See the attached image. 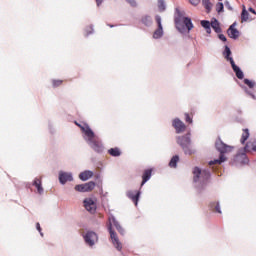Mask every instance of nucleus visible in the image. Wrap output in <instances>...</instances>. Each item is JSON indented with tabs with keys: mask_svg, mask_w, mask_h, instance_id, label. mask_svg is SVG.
<instances>
[{
	"mask_svg": "<svg viewBox=\"0 0 256 256\" xmlns=\"http://www.w3.org/2000/svg\"><path fill=\"white\" fill-rule=\"evenodd\" d=\"M215 146H216L217 151H219V153H220V157H219V159L210 161L209 162L210 166L211 165H221L223 162L227 161V158H225V153H231V151H233V147L223 143V141H221V139H218L216 141Z\"/></svg>",
	"mask_w": 256,
	"mask_h": 256,
	"instance_id": "nucleus-1",
	"label": "nucleus"
},
{
	"mask_svg": "<svg viewBox=\"0 0 256 256\" xmlns=\"http://www.w3.org/2000/svg\"><path fill=\"white\" fill-rule=\"evenodd\" d=\"M83 133H85L86 137H88V144L90 147L96 151V153H102L103 151V143H101V140L97 136H95V133L91 128H82Z\"/></svg>",
	"mask_w": 256,
	"mask_h": 256,
	"instance_id": "nucleus-2",
	"label": "nucleus"
},
{
	"mask_svg": "<svg viewBox=\"0 0 256 256\" xmlns=\"http://www.w3.org/2000/svg\"><path fill=\"white\" fill-rule=\"evenodd\" d=\"M177 143L182 147L185 155H193V153H195V150L191 149V138L189 135L179 136Z\"/></svg>",
	"mask_w": 256,
	"mask_h": 256,
	"instance_id": "nucleus-3",
	"label": "nucleus"
},
{
	"mask_svg": "<svg viewBox=\"0 0 256 256\" xmlns=\"http://www.w3.org/2000/svg\"><path fill=\"white\" fill-rule=\"evenodd\" d=\"M193 175L194 182L197 183L198 181H201V179H203V181H207V179L211 177V172H209V170H201L199 167H195Z\"/></svg>",
	"mask_w": 256,
	"mask_h": 256,
	"instance_id": "nucleus-4",
	"label": "nucleus"
},
{
	"mask_svg": "<svg viewBox=\"0 0 256 256\" xmlns=\"http://www.w3.org/2000/svg\"><path fill=\"white\" fill-rule=\"evenodd\" d=\"M98 239L99 238L97 237V233H95L93 231L87 232L86 235L84 236L85 242L90 247H93V245H95V243H97Z\"/></svg>",
	"mask_w": 256,
	"mask_h": 256,
	"instance_id": "nucleus-5",
	"label": "nucleus"
},
{
	"mask_svg": "<svg viewBox=\"0 0 256 256\" xmlns=\"http://www.w3.org/2000/svg\"><path fill=\"white\" fill-rule=\"evenodd\" d=\"M172 127H174L176 133H183L185 132V129H187L185 123H183V121H181L179 118H175L173 120Z\"/></svg>",
	"mask_w": 256,
	"mask_h": 256,
	"instance_id": "nucleus-6",
	"label": "nucleus"
},
{
	"mask_svg": "<svg viewBox=\"0 0 256 256\" xmlns=\"http://www.w3.org/2000/svg\"><path fill=\"white\" fill-rule=\"evenodd\" d=\"M156 19V23L158 25V29L155 30L154 34H153V38L154 39H161V37H163V25L161 24V16L157 15L155 17Z\"/></svg>",
	"mask_w": 256,
	"mask_h": 256,
	"instance_id": "nucleus-7",
	"label": "nucleus"
},
{
	"mask_svg": "<svg viewBox=\"0 0 256 256\" xmlns=\"http://www.w3.org/2000/svg\"><path fill=\"white\" fill-rule=\"evenodd\" d=\"M84 207L89 213H95V211H97V204L91 198H86L84 200Z\"/></svg>",
	"mask_w": 256,
	"mask_h": 256,
	"instance_id": "nucleus-8",
	"label": "nucleus"
},
{
	"mask_svg": "<svg viewBox=\"0 0 256 256\" xmlns=\"http://www.w3.org/2000/svg\"><path fill=\"white\" fill-rule=\"evenodd\" d=\"M109 233H110V237L112 239V243L113 245H115L116 249H118V251H121L122 246H121V242H119V238L117 237V233H115V231H113V228L111 226H109Z\"/></svg>",
	"mask_w": 256,
	"mask_h": 256,
	"instance_id": "nucleus-9",
	"label": "nucleus"
},
{
	"mask_svg": "<svg viewBox=\"0 0 256 256\" xmlns=\"http://www.w3.org/2000/svg\"><path fill=\"white\" fill-rule=\"evenodd\" d=\"M128 199H131V201L134 202L135 207H137L139 203V197H141V191H133L130 190L127 192Z\"/></svg>",
	"mask_w": 256,
	"mask_h": 256,
	"instance_id": "nucleus-10",
	"label": "nucleus"
},
{
	"mask_svg": "<svg viewBox=\"0 0 256 256\" xmlns=\"http://www.w3.org/2000/svg\"><path fill=\"white\" fill-rule=\"evenodd\" d=\"M59 181L62 185H65L67 181H73V175L67 172H60L59 173Z\"/></svg>",
	"mask_w": 256,
	"mask_h": 256,
	"instance_id": "nucleus-11",
	"label": "nucleus"
},
{
	"mask_svg": "<svg viewBox=\"0 0 256 256\" xmlns=\"http://www.w3.org/2000/svg\"><path fill=\"white\" fill-rule=\"evenodd\" d=\"M230 65H231L234 73H236V77L238 79H243V77H245L244 74H243V71H241V68H239V66H236L235 65V60H233L231 58H230Z\"/></svg>",
	"mask_w": 256,
	"mask_h": 256,
	"instance_id": "nucleus-12",
	"label": "nucleus"
},
{
	"mask_svg": "<svg viewBox=\"0 0 256 256\" xmlns=\"http://www.w3.org/2000/svg\"><path fill=\"white\" fill-rule=\"evenodd\" d=\"M151 175H153V169H146V170H144V172L142 174L141 187H143V185H145L146 182L149 181V179H151Z\"/></svg>",
	"mask_w": 256,
	"mask_h": 256,
	"instance_id": "nucleus-13",
	"label": "nucleus"
},
{
	"mask_svg": "<svg viewBox=\"0 0 256 256\" xmlns=\"http://www.w3.org/2000/svg\"><path fill=\"white\" fill-rule=\"evenodd\" d=\"M228 36L231 39H237L239 37V32L237 29H235V24H232L228 29Z\"/></svg>",
	"mask_w": 256,
	"mask_h": 256,
	"instance_id": "nucleus-14",
	"label": "nucleus"
},
{
	"mask_svg": "<svg viewBox=\"0 0 256 256\" xmlns=\"http://www.w3.org/2000/svg\"><path fill=\"white\" fill-rule=\"evenodd\" d=\"M91 177H93V172L89 170L79 174V179H81V181H88V179H91Z\"/></svg>",
	"mask_w": 256,
	"mask_h": 256,
	"instance_id": "nucleus-15",
	"label": "nucleus"
},
{
	"mask_svg": "<svg viewBox=\"0 0 256 256\" xmlns=\"http://www.w3.org/2000/svg\"><path fill=\"white\" fill-rule=\"evenodd\" d=\"M33 186L36 187L39 195H41L43 193V186H42L41 178H35L33 181Z\"/></svg>",
	"mask_w": 256,
	"mask_h": 256,
	"instance_id": "nucleus-16",
	"label": "nucleus"
},
{
	"mask_svg": "<svg viewBox=\"0 0 256 256\" xmlns=\"http://www.w3.org/2000/svg\"><path fill=\"white\" fill-rule=\"evenodd\" d=\"M244 149H245L246 153H251V151L256 152V141L254 140V141L247 142Z\"/></svg>",
	"mask_w": 256,
	"mask_h": 256,
	"instance_id": "nucleus-17",
	"label": "nucleus"
},
{
	"mask_svg": "<svg viewBox=\"0 0 256 256\" xmlns=\"http://www.w3.org/2000/svg\"><path fill=\"white\" fill-rule=\"evenodd\" d=\"M202 5L206 9L207 13H211V9H213V4L211 0H202Z\"/></svg>",
	"mask_w": 256,
	"mask_h": 256,
	"instance_id": "nucleus-18",
	"label": "nucleus"
},
{
	"mask_svg": "<svg viewBox=\"0 0 256 256\" xmlns=\"http://www.w3.org/2000/svg\"><path fill=\"white\" fill-rule=\"evenodd\" d=\"M183 24L185 25V27L188 31H191V29H193V22L191 21V18L184 17Z\"/></svg>",
	"mask_w": 256,
	"mask_h": 256,
	"instance_id": "nucleus-19",
	"label": "nucleus"
},
{
	"mask_svg": "<svg viewBox=\"0 0 256 256\" xmlns=\"http://www.w3.org/2000/svg\"><path fill=\"white\" fill-rule=\"evenodd\" d=\"M85 193H89L95 189V182L90 181L88 183L83 184Z\"/></svg>",
	"mask_w": 256,
	"mask_h": 256,
	"instance_id": "nucleus-20",
	"label": "nucleus"
},
{
	"mask_svg": "<svg viewBox=\"0 0 256 256\" xmlns=\"http://www.w3.org/2000/svg\"><path fill=\"white\" fill-rule=\"evenodd\" d=\"M209 207L214 213H221V207L219 206V202H211Z\"/></svg>",
	"mask_w": 256,
	"mask_h": 256,
	"instance_id": "nucleus-21",
	"label": "nucleus"
},
{
	"mask_svg": "<svg viewBox=\"0 0 256 256\" xmlns=\"http://www.w3.org/2000/svg\"><path fill=\"white\" fill-rule=\"evenodd\" d=\"M109 155H111V157H120L121 155V150L119 148H111L108 150Z\"/></svg>",
	"mask_w": 256,
	"mask_h": 256,
	"instance_id": "nucleus-22",
	"label": "nucleus"
},
{
	"mask_svg": "<svg viewBox=\"0 0 256 256\" xmlns=\"http://www.w3.org/2000/svg\"><path fill=\"white\" fill-rule=\"evenodd\" d=\"M246 21H249V12H247L244 6L241 13V23H245Z\"/></svg>",
	"mask_w": 256,
	"mask_h": 256,
	"instance_id": "nucleus-23",
	"label": "nucleus"
},
{
	"mask_svg": "<svg viewBox=\"0 0 256 256\" xmlns=\"http://www.w3.org/2000/svg\"><path fill=\"white\" fill-rule=\"evenodd\" d=\"M177 163H179V156L175 155L171 158L169 162V167H172L173 169H175V167H177Z\"/></svg>",
	"mask_w": 256,
	"mask_h": 256,
	"instance_id": "nucleus-24",
	"label": "nucleus"
},
{
	"mask_svg": "<svg viewBox=\"0 0 256 256\" xmlns=\"http://www.w3.org/2000/svg\"><path fill=\"white\" fill-rule=\"evenodd\" d=\"M201 25L206 30V33H211V22L207 20H202Z\"/></svg>",
	"mask_w": 256,
	"mask_h": 256,
	"instance_id": "nucleus-25",
	"label": "nucleus"
},
{
	"mask_svg": "<svg viewBox=\"0 0 256 256\" xmlns=\"http://www.w3.org/2000/svg\"><path fill=\"white\" fill-rule=\"evenodd\" d=\"M248 139H249V129H244L240 143H242V145H244L245 141H247Z\"/></svg>",
	"mask_w": 256,
	"mask_h": 256,
	"instance_id": "nucleus-26",
	"label": "nucleus"
},
{
	"mask_svg": "<svg viewBox=\"0 0 256 256\" xmlns=\"http://www.w3.org/2000/svg\"><path fill=\"white\" fill-rule=\"evenodd\" d=\"M224 55L225 59L231 62V59H233V57H231V49L228 48V46L225 47Z\"/></svg>",
	"mask_w": 256,
	"mask_h": 256,
	"instance_id": "nucleus-27",
	"label": "nucleus"
},
{
	"mask_svg": "<svg viewBox=\"0 0 256 256\" xmlns=\"http://www.w3.org/2000/svg\"><path fill=\"white\" fill-rule=\"evenodd\" d=\"M184 115L186 123H189L191 125V123H193V113H185Z\"/></svg>",
	"mask_w": 256,
	"mask_h": 256,
	"instance_id": "nucleus-28",
	"label": "nucleus"
},
{
	"mask_svg": "<svg viewBox=\"0 0 256 256\" xmlns=\"http://www.w3.org/2000/svg\"><path fill=\"white\" fill-rule=\"evenodd\" d=\"M211 27L214 29L216 33H221V27L219 26L218 22H213L211 24Z\"/></svg>",
	"mask_w": 256,
	"mask_h": 256,
	"instance_id": "nucleus-29",
	"label": "nucleus"
},
{
	"mask_svg": "<svg viewBox=\"0 0 256 256\" xmlns=\"http://www.w3.org/2000/svg\"><path fill=\"white\" fill-rule=\"evenodd\" d=\"M63 85V80H52V87L57 88Z\"/></svg>",
	"mask_w": 256,
	"mask_h": 256,
	"instance_id": "nucleus-30",
	"label": "nucleus"
},
{
	"mask_svg": "<svg viewBox=\"0 0 256 256\" xmlns=\"http://www.w3.org/2000/svg\"><path fill=\"white\" fill-rule=\"evenodd\" d=\"M244 84L247 85V87H249V89H253V87H255V82L249 80V79H244Z\"/></svg>",
	"mask_w": 256,
	"mask_h": 256,
	"instance_id": "nucleus-31",
	"label": "nucleus"
},
{
	"mask_svg": "<svg viewBox=\"0 0 256 256\" xmlns=\"http://www.w3.org/2000/svg\"><path fill=\"white\" fill-rule=\"evenodd\" d=\"M75 191H78L79 193H85V186L84 184H78L75 186Z\"/></svg>",
	"mask_w": 256,
	"mask_h": 256,
	"instance_id": "nucleus-32",
	"label": "nucleus"
},
{
	"mask_svg": "<svg viewBox=\"0 0 256 256\" xmlns=\"http://www.w3.org/2000/svg\"><path fill=\"white\" fill-rule=\"evenodd\" d=\"M142 23L144 25H151L152 21H151V16H144L142 18Z\"/></svg>",
	"mask_w": 256,
	"mask_h": 256,
	"instance_id": "nucleus-33",
	"label": "nucleus"
},
{
	"mask_svg": "<svg viewBox=\"0 0 256 256\" xmlns=\"http://www.w3.org/2000/svg\"><path fill=\"white\" fill-rule=\"evenodd\" d=\"M158 9H159L160 12L165 11V1L158 0Z\"/></svg>",
	"mask_w": 256,
	"mask_h": 256,
	"instance_id": "nucleus-34",
	"label": "nucleus"
},
{
	"mask_svg": "<svg viewBox=\"0 0 256 256\" xmlns=\"http://www.w3.org/2000/svg\"><path fill=\"white\" fill-rule=\"evenodd\" d=\"M114 227H116L117 231H119V233H121V235H123V233H125V230H123V227H121V225L119 223H117L116 221H114Z\"/></svg>",
	"mask_w": 256,
	"mask_h": 256,
	"instance_id": "nucleus-35",
	"label": "nucleus"
},
{
	"mask_svg": "<svg viewBox=\"0 0 256 256\" xmlns=\"http://www.w3.org/2000/svg\"><path fill=\"white\" fill-rule=\"evenodd\" d=\"M223 9H224L223 3L218 2L216 4V11H217V13H223Z\"/></svg>",
	"mask_w": 256,
	"mask_h": 256,
	"instance_id": "nucleus-36",
	"label": "nucleus"
},
{
	"mask_svg": "<svg viewBox=\"0 0 256 256\" xmlns=\"http://www.w3.org/2000/svg\"><path fill=\"white\" fill-rule=\"evenodd\" d=\"M126 2L129 3L131 7H137V1L135 0H126Z\"/></svg>",
	"mask_w": 256,
	"mask_h": 256,
	"instance_id": "nucleus-37",
	"label": "nucleus"
},
{
	"mask_svg": "<svg viewBox=\"0 0 256 256\" xmlns=\"http://www.w3.org/2000/svg\"><path fill=\"white\" fill-rule=\"evenodd\" d=\"M189 3H191V5L197 6L201 3V0H189Z\"/></svg>",
	"mask_w": 256,
	"mask_h": 256,
	"instance_id": "nucleus-38",
	"label": "nucleus"
},
{
	"mask_svg": "<svg viewBox=\"0 0 256 256\" xmlns=\"http://www.w3.org/2000/svg\"><path fill=\"white\" fill-rule=\"evenodd\" d=\"M91 33H93V26H89V27L86 29V35H91Z\"/></svg>",
	"mask_w": 256,
	"mask_h": 256,
	"instance_id": "nucleus-39",
	"label": "nucleus"
},
{
	"mask_svg": "<svg viewBox=\"0 0 256 256\" xmlns=\"http://www.w3.org/2000/svg\"><path fill=\"white\" fill-rule=\"evenodd\" d=\"M75 125H77V127H80L81 131H83V129H90L89 126H82L81 124L75 122Z\"/></svg>",
	"mask_w": 256,
	"mask_h": 256,
	"instance_id": "nucleus-40",
	"label": "nucleus"
},
{
	"mask_svg": "<svg viewBox=\"0 0 256 256\" xmlns=\"http://www.w3.org/2000/svg\"><path fill=\"white\" fill-rule=\"evenodd\" d=\"M36 229L39 231L40 235H43V233H41V224H39V222L36 223Z\"/></svg>",
	"mask_w": 256,
	"mask_h": 256,
	"instance_id": "nucleus-41",
	"label": "nucleus"
},
{
	"mask_svg": "<svg viewBox=\"0 0 256 256\" xmlns=\"http://www.w3.org/2000/svg\"><path fill=\"white\" fill-rule=\"evenodd\" d=\"M219 40L220 41H227V37H225L223 34H219Z\"/></svg>",
	"mask_w": 256,
	"mask_h": 256,
	"instance_id": "nucleus-42",
	"label": "nucleus"
},
{
	"mask_svg": "<svg viewBox=\"0 0 256 256\" xmlns=\"http://www.w3.org/2000/svg\"><path fill=\"white\" fill-rule=\"evenodd\" d=\"M225 6L227 7V9H229V11H233V8L231 7V5H229V2H225Z\"/></svg>",
	"mask_w": 256,
	"mask_h": 256,
	"instance_id": "nucleus-43",
	"label": "nucleus"
},
{
	"mask_svg": "<svg viewBox=\"0 0 256 256\" xmlns=\"http://www.w3.org/2000/svg\"><path fill=\"white\" fill-rule=\"evenodd\" d=\"M104 0H96V4H97V7H99L101 5V3H103Z\"/></svg>",
	"mask_w": 256,
	"mask_h": 256,
	"instance_id": "nucleus-44",
	"label": "nucleus"
},
{
	"mask_svg": "<svg viewBox=\"0 0 256 256\" xmlns=\"http://www.w3.org/2000/svg\"><path fill=\"white\" fill-rule=\"evenodd\" d=\"M249 11H250V13H253L254 15L256 14L255 9H253V8H249Z\"/></svg>",
	"mask_w": 256,
	"mask_h": 256,
	"instance_id": "nucleus-45",
	"label": "nucleus"
},
{
	"mask_svg": "<svg viewBox=\"0 0 256 256\" xmlns=\"http://www.w3.org/2000/svg\"><path fill=\"white\" fill-rule=\"evenodd\" d=\"M252 3H256V0H252Z\"/></svg>",
	"mask_w": 256,
	"mask_h": 256,
	"instance_id": "nucleus-46",
	"label": "nucleus"
},
{
	"mask_svg": "<svg viewBox=\"0 0 256 256\" xmlns=\"http://www.w3.org/2000/svg\"><path fill=\"white\" fill-rule=\"evenodd\" d=\"M177 29H180V28H179V24H177Z\"/></svg>",
	"mask_w": 256,
	"mask_h": 256,
	"instance_id": "nucleus-47",
	"label": "nucleus"
},
{
	"mask_svg": "<svg viewBox=\"0 0 256 256\" xmlns=\"http://www.w3.org/2000/svg\"><path fill=\"white\" fill-rule=\"evenodd\" d=\"M109 27H113V25H109Z\"/></svg>",
	"mask_w": 256,
	"mask_h": 256,
	"instance_id": "nucleus-48",
	"label": "nucleus"
}]
</instances>
